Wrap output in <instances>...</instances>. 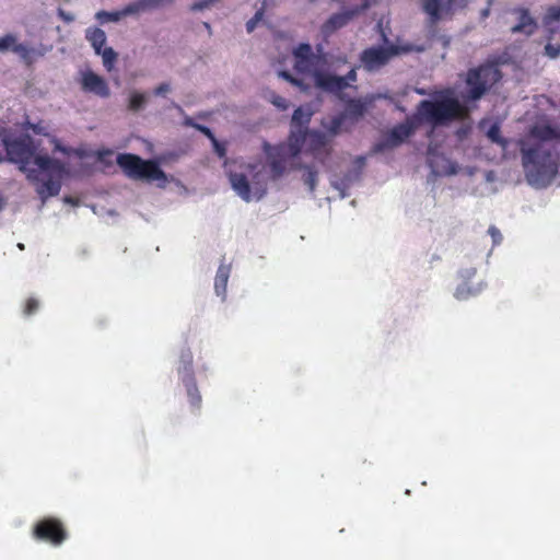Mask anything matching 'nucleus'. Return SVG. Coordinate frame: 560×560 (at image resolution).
<instances>
[{"instance_id":"nucleus-1","label":"nucleus","mask_w":560,"mask_h":560,"mask_svg":"<svg viewBox=\"0 0 560 560\" xmlns=\"http://www.w3.org/2000/svg\"><path fill=\"white\" fill-rule=\"evenodd\" d=\"M518 147L527 182L538 187L549 185L558 173L557 156L540 142L529 145L521 139Z\"/></svg>"},{"instance_id":"nucleus-2","label":"nucleus","mask_w":560,"mask_h":560,"mask_svg":"<svg viewBox=\"0 0 560 560\" xmlns=\"http://www.w3.org/2000/svg\"><path fill=\"white\" fill-rule=\"evenodd\" d=\"M415 115L420 125L428 122L436 127L447 125L454 120H465L469 116V109L456 97L445 95L434 101H421Z\"/></svg>"},{"instance_id":"nucleus-3","label":"nucleus","mask_w":560,"mask_h":560,"mask_svg":"<svg viewBox=\"0 0 560 560\" xmlns=\"http://www.w3.org/2000/svg\"><path fill=\"white\" fill-rule=\"evenodd\" d=\"M229 182L245 202L262 199L268 190L267 178L257 164H247L244 172H229Z\"/></svg>"},{"instance_id":"nucleus-4","label":"nucleus","mask_w":560,"mask_h":560,"mask_svg":"<svg viewBox=\"0 0 560 560\" xmlns=\"http://www.w3.org/2000/svg\"><path fill=\"white\" fill-rule=\"evenodd\" d=\"M331 137L317 130H291L289 136V154L295 158L305 143V152L315 160L325 163L331 154Z\"/></svg>"},{"instance_id":"nucleus-5","label":"nucleus","mask_w":560,"mask_h":560,"mask_svg":"<svg viewBox=\"0 0 560 560\" xmlns=\"http://www.w3.org/2000/svg\"><path fill=\"white\" fill-rule=\"evenodd\" d=\"M116 163L130 179L155 182L159 187H164L167 183L166 174L154 160H143L133 153H119Z\"/></svg>"},{"instance_id":"nucleus-6","label":"nucleus","mask_w":560,"mask_h":560,"mask_svg":"<svg viewBox=\"0 0 560 560\" xmlns=\"http://www.w3.org/2000/svg\"><path fill=\"white\" fill-rule=\"evenodd\" d=\"M34 163L42 172L48 175V178L45 180L38 177V182H31L36 185V192L40 199L45 201L49 197L57 196L61 189L65 165L59 160L51 159L48 155H37Z\"/></svg>"},{"instance_id":"nucleus-7","label":"nucleus","mask_w":560,"mask_h":560,"mask_svg":"<svg viewBox=\"0 0 560 560\" xmlns=\"http://www.w3.org/2000/svg\"><path fill=\"white\" fill-rule=\"evenodd\" d=\"M2 143L5 148L8 160L13 163H18L20 171L26 174V178L30 182H38V171L30 168L28 164L32 160H35V147L30 137H20L16 139H9L8 137L2 139Z\"/></svg>"},{"instance_id":"nucleus-8","label":"nucleus","mask_w":560,"mask_h":560,"mask_svg":"<svg viewBox=\"0 0 560 560\" xmlns=\"http://www.w3.org/2000/svg\"><path fill=\"white\" fill-rule=\"evenodd\" d=\"M501 79L500 70L492 65H481L469 69L466 75L467 91L464 98L467 101L480 100L487 91Z\"/></svg>"},{"instance_id":"nucleus-9","label":"nucleus","mask_w":560,"mask_h":560,"mask_svg":"<svg viewBox=\"0 0 560 560\" xmlns=\"http://www.w3.org/2000/svg\"><path fill=\"white\" fill-rule=\"evenodd\" d=\"M411 50L412 48L409 45H389L386 47L373 46L362 50L359 59L364 70L368 72H374L385 67L395 56L406 54Z\"/></svg>"},{"instance_id":"nucleus-10","label":"nucleus","mask_w":560,"mask_h":560,"mask_svg":"<svg viewBox=\"0 0 560 560\" xmlns=\"http://www.w3.org/2000/svg\"><path fill=\"white\" fill-rule=\"evenodd\" d=\"M32 536L38 541H45L57 547L68 539L69 534L60 518L46 516L34 524Z\"/></svg>"},{"instance_id":"nucleus-11","label":"nucleus","mask_w":560,"mask_h":560,"mask_svg":"<svg viewBox=\"0 0 560 560\" xmlns=\"http://www.w3.org/2000/svg\"><path fill=\"white\" fill-rule=\"evenodd\" d=\"M416 115L408 116L401 124L393 127L381 141L375 143L372 148L373 153H381L389 149H394L402 144L409 137H411L416 129L420 127Z\"/></svg>"},{"instance_id":"nucleus-12","label":"nucleus","mask_w":560,"mask_h":560,"mask_svg":"<svg viewBox=\"0 0 560 560\" xmlns=\"http://www.w3.org/2000/svg\"><path fill=\"white\" fill-rule=\"evenodd\" d=\"M472 0H421V8L429 16L431 25L438 24L443 18H452L457 10H463Z\"/></svg>"},{"instance_id":"nucleus-13","label":"nucleus","mask_w":560,"mask_h":560,"mask_svg":"<svg viewBox=\"0 0 560 560\" xmlns=\"http://www.w3.org/2000/svg\"><path fill=\"white\" fill-rule=\"evenodd\" d=\"M357 69L358 67H352L345 77H338L323 71H317L314 74L315 85L326 92H341L349 86V82L357 81Z\"/></svg>"},{"instance_id":"nucleus-14","label":"nucleus","mask_w":560,"mask_h":560,"mask_svg":"<svg viewBox=\"0 0 560 560\" xmlns=\"http://www.w3.org/2000/svg\"><path fill=\"white\" fill-rule=\"evenodd\" d=\"M294 69L300 73L317 72L316 67L320 57L315 55L310 44H300L293 51Z\"/></svg>"},{"instance_id":"nucleus-15","label":"nucleus","mask_w":560,"mask_h":560,"mask_svg":"<svg viewBox=\"0 0 560 560\" xmlns=\"http://www.w3.org/2000/svg\"><path fill=\"white\" fill-rule=\"evenodd\" d=\"M369 4L365 2L361 7H355L351 10L332 14L323 25L322 33L324 36H330L336 31L346 26L357 14L368 9Z\"/></svg>"},{"instance_id":"nucleus-16","label":"nucleus","mask_w":560,"mask_h":560,"mask_svg":"<svg viewBox=\"0 0 560 560\" xmlns=\"http://www.w3.org/2000/svg\"><path fill=\"white\" fill-rule=\"evenodd\" d=\"M512 14L517 18V23L511 26V34H523L530 36L537 31V22L530 15L529 10L523 7H516L510 10Z\"/></svg>"},{"instance_id":"nucleus-17","label":"nucleus","mask_w":560,"mask_h":560,"mask_svg":"<svg viewBox=\"0 0 560 560\" xmlns=\"http://www.w3.org/2000/svg\"><path fill=\"white\" fill-rule=\"evenodd\" d=\"M81 88L84 92L93 93L103 98L110 95V89L106 80L91 70L82 73Z\"/></svg>"},{"instance_id":"nucleus-18","label":"nucleus","mask_w":560,"mask_h":560,"mask_svg":"<svg viewBox=\"0 0 560 560\" xmlns=\"http://www.w3.org/2000/svg\"><path fill=\"white\" fill-rule=\"evenodd\" d=\"M289 150V147H288ZM287 147L280 145L272 149L271 152L268 153V164L270 167L271 178L278 179L280 178L287 168Z\"/></svg>"},{"instance_id":"nucleus-19","label":"nucleus","mask_w":560,"mask_h":560,"mask_svg":"<svg viewBox=\"0 0 560 560\" xmlns=\"http://www.w3.org/2000/svg\"><path fill=\"white\" fill-rule=\"evenodd\" d=\"M11 50L18 54L22 59L26 60L31 50L24 45L16 42V36L13 34H5L0 37V51L4 52Z\"/></svg>"},{"instance_id":"nucleus-20","label":"nucleus","mask_w":560,"mask_h":560,"mask_svg":"<svg viewBox=\"0 0 560 560\" xmlns=\"http://www.w3.org/2000/svg\"><path fill=\"white\" fill-rule=\"evenodd\" d=\"M182 382L186 387V392L189 398V402L192 407L199 408L201 405V395L198 390L195 375H183Z\"/></svg>"},{"instance_id":"nucleus-21","label":"nucleus","mask_w":560,"mask_h":560,"mask_svg":"<svg viewBox=\"0 0 560 560\" xmlns=\"http://www.w3.org/2000/svg\"><path fill=\"white\" fill-rule=\"evenodd\" d=\"M85 37L90 42L91 46L94 48L95 52L100 55L102 48H104L106 44L105 32L98 27L89 28L86 31Z\"/></svg>"},{"instance_id":"nucleus-22","label":"nucleus","mask_w":560,"mask_h":560,"mask_svg":"<svg viewBox=\"0 0 560 560\" xmlns=\"http://www.w3.org/2000/svg\"><path fill=\"white\" fill-rule=\"evenodd\" d=\"M529 136L541 141H547L556 138V130L549 125H536L530 128Z\"/></svg>"},{"instance_id":"nucleus-23","label":"nucleus","mask_w":560,"mask_h":560,"mask_svg":"<svg viewBox=\"0 0 560 560\" xmlns=\"http://www.w3.org/2000/svg\"><path fill=\"white\" fill-rule=\"evenodd\" d=\"M230 270L226 266L221 265L217 271L214 279V289L218 295H223L226 291Z\"/></svg>"},{"instance_id":"nucleus-24","label":"nucleus","mask_w":560,"mask_h":560,"mask_svg":"<svg viewBox=\"0 0 560 560\" xmlns=\"http://www.w3.org/2000/svg\"><path fill=\"white\" fill-rule=\"evenodd\" d=\"M180 366L178 368V373L183 375H194L192 370V353L190 349H184L180 352L179 357Z\"/></svg>"},{"instance_id":"nucleus-25","label":"nucleus","mask_w":560,"mask_h":560,"mask_svg":"<svg viewBox=\"0 0 560 560\" xmlns=\"http://www.w3.org/2000/svg\"><path fill=\"white\" fill-rule=\"evenodd\" d=\"M311 120V113L304 112L302 107H298L293 115L291 125L298 130H303L302 128L306 127Z\"/></svg>"},{"instance_id":"nucleus-26","label":"nucleus","mask_w":560,"mask_h":560,"mask_svg":"<svg viewBox=\"0 0 560 560\" xmlns=\"http://www.w3.org/2000/svg\"><path fill=\"white\" fill-rule=\"evenodd\" d=\"M147 103V96L144 93L132 92L129 96L128 109L130 112H139L144 107Z\"/></svg>"},{"instance_id":"nucleus-27","label":"nucleus","mask_w":560,"mask_h":560,"mask_svg":"<svg viewBox=\"0 0 560 560\" xmlns=\"http://www.w3.org/2000/svg\"><path fill=\"white\" fill-rule=\"evenodd\" d=\"M303 168L305 170V173L303 175V182L308 187V190L311 192H314L317 185L318 172L313 166L310 165H305L303 166Z\"/></svg>"},{"instance_id":"nucleus-28","label":"nucleus","mask_w":560,"mask_h":560,"mask_svg":"<svg viewBox=\"0 0 560 560\" xmlns=\"http://www.w3.org/2000/svg\"><path fill=\"white\" fill-rule=\"evenodd\" d=\"M487 137L502 148H506L508 141L501 136V129L498 124H493L487 131Z\"/></svg>"},{"instance_id":"nucleus-29","label":"nucleus","mask_w":560,"mask_h":560,"mask_svg":"<svg viewBox=\"0 0 560 560\" xmlns=\"http://www.w3.org/2000/svg\"><path fill=\"white\" fill-rule=\"evenodd\" d=\"M365 110V104L360 100H350L347 104V112L355 118L362 117Z\"/></svg>"},{"instance_id":"nucleus-30","label":"nucleus","mask_w":560,"mask_h":560,"mask_svg":"<svg viewBox=\"0 0 560 560\" xmlns=\"http://www.w3.org/2000/svg\"><path fill=\"white\" fill-rule=\"evenodd\" d=\"M103 58L104 67L109 71L113 69L117 60V54L112 47H104L100 54Z\"/></svg>"},{"instance_id":"nucleus-31","label":"nucleus","mask_w":560,"mask_h":560,"mask_svg":"<svg viewBox=\"0 0 560 560\" xmlns=\"http://www.w3.org/2000/svg\"><path fill=\"white\" fill-rule=\"evenodd\" d=\"M556 21H560V5L549 7L544 18L545 24H550Z\"/></svg>"},{"instance_id":"nucleus-32","label":"nucleus","mask_w":560,"mask_h":560,"mask_svg":"<svg viewBox=\"0 0 560 560\" xmlns=\"http://www.w3.org/2000/svg\"><path fill=\"white\" fill-rule=\"evenodd\" d=\"M39 308V301L35 298H28L25 301L24 307H23V314L25 316H31L35 314Z\"/></svg>"},{"instance_id":"nucleus-33","label":"nucleus","mask_w":560,"mask_h":560,"mask_svg":"<svg viewBox=\"0 0 560 560\" xmlns=\"http://www.w3.org/2000/svg\"><path fill=\"white\" fill-rule=\"evenodd\" d=\"M262 16H264V8H260L256 11L254 16L246 23V30L248 33H252L255 30L257 23L261 21Z\"/></svg>"},{"instance_id":"nucleus-34","label":"nucleus","mask_w":560,"mask_h":560,"mask_svg":"<svg viewBox=\"0 0 560 560\" xmlns=\"http://www.w3.org/2000/svg\"><path fill=\"white\" fill-rule=\"evenodd\" d=\"M545 52L550 58H557L558 56H560V44L548 43L545 46Z\"/></svg>"},{"instance_id":"nucleus-35","label":"nucleus","mask_w":560,"mask_h":560,"mask_svg":"<svg viewBox=\"0 0 560 560\" xmlns=\"http://www.w3.org/2000/svg\"><path fill=\"white\" fill-rule=\"evenodd\" d=\"M342 121H343V117L342 116L335 117L331 120V124H330V127H329V132H330L329 136L331 138L339 132V130L341 128V125H342Z\"/></svg>"},{"instance_id":"nucleus-36","label":"nucleus","mask_w":560,"mask_h":560,"mask_svg":"<svg viewBox=\"0 0 560 560\" xmlns=\"http://www.w3.org/2000/svg\"><path fill=\"white\" fill-rule=\"evenodd\" d=\"M488 233L492 238L493 245H499L502 242V234L494 225L489 226Z\"/></svg>"},{"instance_id":"nucleus-37","label":"nucleus","mask_w":560,"mask_h":560,"mask_svg":"<svg viewBox=\"0 0 560 560\" xmlns=\"http://www.w3.org/2000/svg\"><path fill=\"white\" fill-rule=\"evenodd\" d=\"M271 102H272V104H273L275 106H277L278 108L283 109V110H284V109H287V108L289 107V102H288V100H287V98H284V97H282V96H280V95H275V96L272 97V101H271Z\"/></svg>"},{"instance_id":"nucleus-38","label":"nucleus","mask_w":560,"mask_h":560,"mask_svg":"<svg viewBox=\"0 0 560 560\" xmlns=\"http://www.w3.org/2000/svg\"><path fill=\"white\" fill-rule=\"evenodd\" d=\"M211 142H212L214 152L218 154V156L219 158L225 156V154H226L225 147L222 143H220L217 138L213 139Z\"/></svg>"},{"instance_id":"nucleus-39","label":"nucleus","mask_w":560,"mask_h":560,"mask_svg":"<svg viewBox=\"0 0 560 560\" xmlns=\"http://www.w3.org/2000/svg\"><path fill=\"white\" fill-rule=\"evenodd\" d=\"M195 129L203 133L210 141L215 139L214 133L211 131L210 128L203 126V125H195Z\"/></svg>"},{"instance_id":"nucleus-40","label":"nucleus","mask_w":560,"mask_h":560,"mask_svg":"<svg viewBox=\"0 0 560 560\" xmlns=\"http://www.w3.org/2000/svg\"><path fill=\"white\" fill-rule=\"evenodd\" d=\"M170 90H171V85L168 83L164 82L154 89V94L155 95H164L167 92H170Z\"/></svg>"},{"instance_id":"nucleus-41","label":"nucleus","mask_w":560,"mask_h":560,"mask_svg":"<svg viewBox=\"0 0 560 560\" xmlns=\"http://www.w3.org/2000/svg\"><path fill=\"white\" fill-rule=\"evenodd\" d=\"M279 75L294 85H300V81L288 71H280Z\"/></svg>"},{"instance_id":"nucleus-42","label":"nucleus","mask_w":560,"mask_h":560,"mask_svg":"<svg viewBox=\"0 0 560 560\" xmlns=\"http://www.w3.org/2000/svg\"><path fill=\"white\" fill-rule=\"evenodd\" d=\"M493 0H487V5L485 9L480 12V19L486 20L490 15L491 7H492Z\"/></svg>"},{"instance_id":"nucleus-43","label":"nucleus","mask_w":560,"mask_h":560,"mask_svg":"<svg viewBox=\"0 0 560 560\" xmlns=\"http://www.w3.org/2000/svg\"><path fill=\"white\" fill-rule=\"evenodd\" d=\"M58 15L62 21L67 23H70L74 20V16L71 13H68L61 9L58 10Z\"/></svg>"},{"instance_id":"nucleus-44","label":"nucleus","mask_w":560,"mask_h":560,"mask_svg":"<svg viewBox=\"0 0 560 560\" xmlns=\"http://www.w3.org/2000/svg\"><path fill=\"white\" fill-rule=\"evenodd\" d=\"M113 152L110 150H103V151H98L97 155H98V160H103L105 155H110Z\"/></svg>"},{"instance_id":"nucleus-45","label":"nucleus","mask_w":560,"mask_h":560,"mask_svg":"<svg viewBox=\"0 0 560 560\" xmlns=\"http://www.w3.org/2000/svg\"><path fill=\"white\" fill-rule=\"evenodd\" d=\"M184 125L187 126V127H194L195 128V125H197V124L194 122L191 117H186L185 120H184Z\"/></svg>"},{"instance_id":"nucleus-46","label":"nucleus","mask_w":560,"mask_h":560,"mask_svg":"<svg viewBox=\"0 0 560 560\" xmlns=\"http://www.w3.org/2000/svg\"><path fill=\"white\" fill-rule=\"evenodd\" d=\"M4 207V200L3 198L0 196V211L3 209Z\"/></svg>"},{"instance_id":"nucleus-47","label":"nucleus","mask_w":560,"mask_h":560,"mask_svg":"<svg viewBox=\"0 0 560 560\" xmlns=\"http://www.w3.org/2000/svg\"><path fill=\"white\" fill-rule=\"evenodd\" d=\"M65 200H66L67 202H70V203H73V205H74V200H73L72 198H70V197H67Z\"/></svg>"},{"instance_id":"nucleus-48","label":"nucleus","mask_w":560,"mask_h":560,"mask_svg":"<svg viewBox=\"0 0 560 560\" xmlns=\"http://www.w3.org/2000/svg\"><path fill=\"white\" fill-rule=\"evenodd\" d=\"M4 161V156L2 154V152L0 151V163Z\"/></svg>"}]
</instances>
